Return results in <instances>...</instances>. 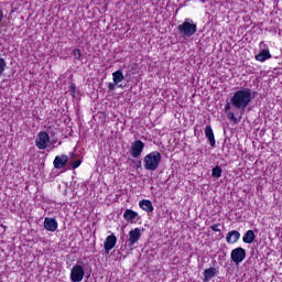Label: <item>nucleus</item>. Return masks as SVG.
I'll use <instances>...</instances> for the list:
<instances>
[{
	"instance_id": "obj_24",
	"label": "nucleus",
	"mask_w": 282,
	"mask_h": 282,
	"mask_svg": "<svg viewBox=\"0 0 282 282\" xmlns=\"http://www.w3.org/2000/svg\"><path fill=\"white\" fill-rule=\"evenodd\" d=\"M227 118L228 120H231L232 122L237 123V117H235V112H228Z\"/></svg>"
},
{
	"instance_id": "obj_4",
	"label": "nucleus",
	"mask_w": 282,
	"mask_h": 282,
	"mask_svg": "<svg viewBox=\"0 0 282 282\" xmlns=\"http://www.w3.org/2000/svg\"><path fill=\"white\" fill-rule=\"evenodd\" d=\"M47 144H50V134H47L45 131L39 132L35 139V147L43 151L47 149Z\"/></svg>"
},
{
	"instance_id": "obj_21",
	"label": "nucleus",
	"mask_w": 282,
	"mask_h": 282,
	"mask_svg": "<svg viewBox=\"0 0 282 282\" xmlns=\"http://www.w3.org/2000/svg\"><path fill=\"white\" fill-rule=\"evenodd\" d=\"M6 67H8V63L3 57H0V77L3 76V72H6Z\"/></svg>"
},
{
	"instance_id": "obj_30",
	"label": "nucleus",
	"mask_w": 282,
	"mask_h": 282,
	"mask_svg": "<svg viewBox=\"0 0 282 282\" xmlns=\"http://www.w3.org/2000/svg\"><path fill=\"white\" fill-rule=\"evenodd\" d=\"M142 163L141 162H139V165H138V167H140V165H141Z\"/></svg>"
},
{
	"instance_id": "obj_29",
	"label": "nucleus",
	"mask_w": 282,
	"mask_h": 282,
	"mask_svg": "<svg viewBox=\"0 0 282 282\" xmlns=\"http://www.w3.org/2000/svg\"><path fill=\"white\" fill-rule=\"evenodd\" d=\"M3 21V10L0 9V23Z\"/></svg>"
},
{
	"instance_id": "obj_16",
	"label": "nucleus",
	"mask_w": 282,
	"mask_h": 282,
	"mask_svg": "<svg viewBox=\"0 0 282 282\" xmlns=\"http://www.w3.org/2000/svg\"><path fill=\"white\" fill-rule=\"evenodd\" d=\"M256 238H257V236H254V231H253V230H248V231L243 235L242 241H243L245 243H252Z\"/></svg>"
},
{
	"instance_id": "obj_22",
	"label": "nucleus",
	"mask_w": 282,
	"mask_h": 282,
	"mask_svg": "<svg viewBox=\"0 0 282 282\" xmlns=\"http://www.w3.org/2000/svg\"><path fill=\"white\" fill-rule=\"evenodd\" d=\"M221 173H223V170H221V167H219V166H215V167L212 170V175H213V177H221Z\"/></svg>"
},
{
	"instance_id": "obj_28",
	"label": "nucleus",
	"mask_w": 282,
	"mask_h": 282,
	"mask_svg": "<svg viewBox=\"0 0 282 282\" xmlns=\"http://www.w3.org/2000/svg\"><path fill=\"white\" fill-rule=\"evenodd\" d=\"M231 108H232V107L230 106V104H227V105L225 106V111H230Z\"/></svg>"
},
{
	"instance_id": "obj_10",
	"label": "nucleus",
	"mask_w": 282,
	"mask_h": 282,
	"mask_svg": "<svg viewBox=\"0 0 282 282\" xmlns=\"http://www.w3.org/2000/svg\"><path fill=\"white\" fill-rule=\"evenodd\" d=\"M44 228L48 232H56V230H58V223L52 217H46L44 219Z\"/></svg>"
},
{
	"instance_id": "obj_18",
	"label": "nucleus",
	"mask_w": 282,
	"mask_h": 282,
	"mask_svg": "<svg viewBox=\"0 0 282 282\" xmlns=\"http://www.w3.org/2000/svg\"><path fill=\"white\" fill-rule=\"evenodd\" d=\"M112 80L115 85L122 83V80H124V74H122V70H116L115 73H112Z\"/></svg>"
},
{
	"instance_id": "obj_8",
	"label": "nucleus",
	"mask_w": 282,
	"mask_h": 282,
	"mask_svg": "<svg viewBox=\"0 0 282 282\" xmlns=\"http://www.w3.org/2000/svg\"><path fill=\"white\" fill-rule=\"evenodd\" d=\"M246 259V249L238 247L231 251V261L239 265Z\"/></svg>"
},
{
	"instance_id": "obj_7",
	"label": "nucleus",
	"mask_w": 282,
	"mask_h": 282,
	"mask_svg": "<svg viewBox=\"0 0 282 282\" xmlns=\"http://www.w3.org/2000/svg\"><path fill=\"white\" fill-rule=\"evenodd\" d=\"M142 237L141 230L140 228H134L132 230L129 231V249L133 250V246H135V243H138V241H140V238Z\"/></svg>"
},
{
	"instance_id": "obj_3",
	"label": "nucleus",
	"mask_w": 282,
	"mask_h": 282,
	"mask_svg": "<svg viewBox=\"0 0 282 282\" xmlns=\"http://www.w3.org/2000/svg\"><path fill=\"white\" fill-rule=\"evenodd\" d=\"M181 36L191 39L197 32V24L192 19H185V21L177 26Z\"/></svg>"
},
{
	"instance_id": "obj_5",
	"label": "nucleus",
	"mask_w": 282,
	"mask_h": 282,
	"mask_svg": "<svg viewBox=\"0 0 282 282\" xmlns=\"http://www.w3.org/2000/svg\"><path fill=\"white\" fill-rule=\"evenodd\" d=\"M85 279V269L80 264H76L70 270V281L80 282Z\"/></svg>"
},
{
	"instance_id": "obj_1",
	"label": "nucleus",
	"mask_w": 282,
	"mask_h": 282,
	"mask_svg": "<svg viewBox=\"0 0 282 282\" xmlns=\"http://www.w3.org/2000/svg\"><path fill=\"white\" fill-rule=\"evenodd\" d=\"M252 102V90L250 88L238 90L231 97V105L235 109H246Z\"/></svg>"
},
{
	"instance_id": "obj_6",
	"label": "nucleus",
	"mask_w": 282,
	"mask_h": 282,
	"mask_svg": "<svg viewBox=\"0 0 282 282\" xmlns=\"http://www.w3.org/2000/svg\"><path fill=\"white\" fill-rule=\"evenodd\" d=\"M142 151H144V142H142V140H137L131 144L130 154L132 158H140Z\"/></svg>"
},
{
	"instance_id": "obj_9",
	"label": "nucleus",
	"mask_w": 282,
	"mask_h": 282,
	"mask_svg": "<svg viewBox=\"0 0 282 282\" xmlns=\"http://www.w3.org/2000/svg\"><path fill=\"white\" fill-rule=\"evenodd\" d=\"M117 242H118V238L113 234H111L110 236H108L106 238V240L104 242V248H105L106 254H109V252H111V250H113V248H116Z\"/></svg>"
},
{
	"instance_id": "obj_25",
	"label": "nucleus",
	"mask_w": 282,
	"mask_h": 282,
	"mask_svg": "<svg viewBox=\"0 0 282 282\" xmlns=\"http://www.w3.org/2000/svg\"><path fill=\"white\" fill-rule=\"evenodd\" d=\"M210 228L214 232H221V229H219V224H215Z\"/></svg>"
},
{
	"instance_id": "obj_19",
	"label": "nucleus",
	"mask_w": 282,
	"mask_h": 282,
	"mask_svg": "<svg viewBox=\"0 0 282 282\" xmlns=\"http://www.w3.org/2000/svg\"><path fill=\"white\" fill-rule=\"evenodd\" d=\"M215 274H217V270L215 268L206 269L204 271V280L210 281V279H213V276H215Z\"/></svg>"
},
{
	"instance_id": "obj_13",
	"label": "nucleus",
	"mask_w": 282,
	"mask_h": 282,
	"mask_svg": "<svg viewBox=\"0 0 282 282\" xmlns=\"http://www.w3.org/2000/svg\"><path fill=\"white\" fill-rule=\"evenodd\" d=\"M205 137L207 138L210 147L215 148L216 141H215V132H213V127L206 126Z\"/></svg>"
},
{
	"instance_id": "obj_17",
	"label": "nucleus",
	"mask_w": 282,
	"mask_h": 282,
	"mask_svg": "<svg viewBox=\"0 0 282 282\" xmlns=\"http://www.w3.org/2000/svg\"><path fill=\"white\" fill-rule=\"evenodd\" d=\"M135 217H138V213L132 209H126L123 213V218L126 219V221H133Z\"/></svg>"
},
{
	"instance_id": "obj_27",
	"label": "nucleus",
	"mask_w": 282,
	"mask_h": 282,
	"mask_svg": "<svg viewBox=\"0 0 282 282\" xmlns=\"http://www.w3.org/2000/svg\"><path fill=\"white\" fill-rule=\"evenodd\" d=\"M70 91H73V94H76V84L70 85Z\"/></svg>"
},
{
	"instance_id": "obj_11",
	"label": "nucleus",
	"mask_w": 282,
	"mask_h": 282,
	"mask_svg": "<svg viewBox=\"0 0 282 282\" xmlns=\"http://www.w3.org/2000/svg\"><path fill=\"white\" fill-rule=\"evenodd\" d=\"M67 162H69V158L65 154L62 155H57L54 159L53 165L54 169H63V166H65V164H67Z\"/></svg>"
},
{
	"instance_id": "obj_12",
	"label": "nucleus",
	"mask_w": 282,
	"mask_h": 282,
	"mask_svg": "<svg viewBox=\"0 0 282 282\" xmlns=\"http://www.w3.org/2000/svg\"><path fill=\"white\" fill-rule=\"evenodd\" d=\"M241 237V234L237 230H231L226 236L227 243H237Z\"/></svg>"
},
{
	"instance_id": "obj_20",
	"label": "nucleus",
	"mask_w": 282,
	"mask_h": 282,
	"mask_svg": "<svg viewBox=\"0 0 282 282\" xmlns=\"http://www.w3.org/2000/svg\"><path fill=\"white\" fill-rule=\"evenodd\" d=\"M72 54H73L75 61H83V53L80 52L79 48L73 50Z\"/></svg>"
},
{
	"instance_id": "obj_2",
	"label": "nucleus",
	"mask_w": 282,
	"mask_h": 282,
	"mask_svg": "<svg viewBox=\"0 0 282 282\" xmlns=\"http://www.w3.org/2000/svg\"><path fill=\"white\" fill-rule=\"evenodd\" d=\"M160 162H162V154L158 151H153L143 158L145 171H158Z\"/></svg>"
},
{
	"instance_id": "obj_26",
	"label": "nucleus",
	"mask_w": 282,
	"mask_h": 282,
	"mask_svg": "<svg viewBox=\"0 0 282 282\" xmlns=\"http://www.w3.org/2000/svg\"><path fill=\"white\" fill-rule=\"evenodd\" d=\"M116 85H118V84H116V82L109 83V85H108L109 91H113V89H116Z\"/></svg>"
},
{
	"instance_id": "obj_23",
	"label": "nucleus",
	"mask_w": 282,
	"mask_h": 282,
	"mask_svg": "<svg viewBox=\"0 0 282 282\" xmlns=\"http://www.w3.org/2000/svg\"><path fill=\"white\" fill-rule=\"evenodd\" d=\"M80 164H82L80 160L70 161L72 169H78V166H80Z\"/></svg>"
},
{
	"instance_id": "obj_14",
	"label": "nucleus",
	"mask_w": 282,
	"mask_h": 282,
	"mask_svg": "<svg viewBox=\"0 0 282 282\" xmlns=\"http://www.w3.org/2000/svg\"><path fill=\"white\" fill-rule=\"evenodd\" d=\"M139 206L140 208H142V210H144L145 213H153L154 208H153V203L149 199H142L139 202Z\"/></svg>"
},
{
	"instance_id": "obj_15",
	"label": "nucleus",
	"mask_w": 282,
	"mask_h": 282,
	"mask_svg": "<svg viewBox=\"0 0 282 282\" xmlns=\"http://www.w3.org/2000/svg\"><path fill=\"white\" fill-rule=\"evenodd\" d=\"M269 58H272L270 50H262L259 54L256 55V61H259L260 63H264V61H268Z\"/></svg>"
}]
</instances>
